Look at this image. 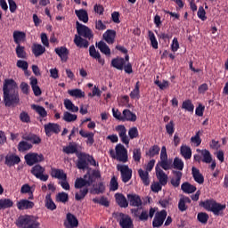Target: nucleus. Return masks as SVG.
I'll list each match as a JSON object with an SVG mask.
<instances>
[{
  "instance_id": "63",
  "label": "nucleus",
  "mask_w": 228,
  "mask_h": 228,
  "mask_svg": "<svg viewBox=\"0 0 228 228\" xmlns=\"http://www.w3.org/2000/svg\"><path fill=\"white\" fill-rule=\"evenodd\" d=\"M159 166L163 170H171V168H173L172 160H168V159L166 160H160Z\"/></svg>"
},
{
  "instance_id": "36",
  "label": "nucleus",
  "mask_w": 228,
  "mask_h": 228,
  "mask_svg": "<svg viewBox=\"0 0 228 228\" xmlns=\"http://www.w3.org/2000/svg\"><path fill=\"white\" fill-rule=\"evenodd\" d=\"M75 14L77 15V19L81 20V22H84L85 24L88 22V12H86V10H75Z\"/></svg>"
},
{
  "instance_id": "60",
  "label": "nucleus",
  "mask_w": 228,
  "mask_h": 228,
  "mask_svg": "<svg viewBox=\"0 0 228 228\" xmlns=\"http://www.w3.org/2000/svg\"><path fill=\"white\" fill-rule=\"evenodd\" d=\"M16 55L18 58L26 60L27 53H26V50H25L24 46H22L20 45H18L16 46Z\"/></svg>"
},
{
  "instance_id": "35",
  "label": "nucleus",
  "mask_w": 228,
  "mask_h": 228,
  "mask_svg": "<svg viewBox=\"0 0 228 228\" xmlns=\"http://www.w3.org/2000/svg\"><path fill=\"white\" fill-rule=\"evenodd\" d=\"M138 175L144 186H149V184H151V179H149V171H144L143 169L140 168L138 170Z\"/></svg>"
},
{
  "instance_id": "33",
  "label": "nucleus",
  "mask_w": 228,
  "mask_h": 228,
  "mask_svg": "<svg viewBox=\"0 0 228 228\" xmlns=\"http://www.w3.org/2000/svg\"><path fill=\"white\" fill-rule=\"evenodd\" d=\"M115 199L119 208H127V206H129V202L127 201V199H126V196H124V194L116 193Z\"/></svg>"
},
{
  "instance_id": "57",
  "label": "nucleus",
  "mask_w": 228,
  "mask_h": 228,
  "mask_svg": "<svg viewBox=\"0 0 228 228\" xmlns=\"http://www.w3.org/2000/svg\"><path fill=\"white\" fill-rule=\"evenodd\" d=\"M93 202L94 204H100V206H104L105 208H110V201H108V198L102 196L101 199L94 198Z\"/></svg>"
},
{
  "instance_id": "6",
  "label": "nucleus",
  "mask_w": 228,
  "mask_h": 228,
  "mask_svg": "<svg viewBox=\"0 0 228 228\" xmlns=\"http://www.w3.org/2000/svg\"><path fill=\"white\" fill-rule=\"evenodd\" d=\"M117 169L121 174V180L124 183H129L133 177V169L129 168L127 165H118Z\"/></svg>"
},
{
  "instance_id": "64",
  "label": "nucleus",
  "mask_w": 228,
  "mask_h": 228,
  "mask_svg": "<svg viewBox=\"0 0 228 228\" xmlns=\"http://www.w3.org/2000/svg\"><path fill=\"white\" fill-rule=\"evenodd\" d=\"M110 191H117L118 190V181L116 176H112L110 183Z\"/></svg>"
},
{
  "instance_id": "32",
  "label": "nucleus",
  "mask_w": 228,
  "mask_h": 228,
  "mask_svg": "<svg viewBox=\"0 0 228 228\" xmlns=\"http://www.w3.org/2000/svg\"><path fill=\"white\" fill-rule=\"evenodd\" d=\"M117 37V31L114 29H108L103 34V38L107 44H115V38Z\"/></svg>"
},
{
  "instance_id": "5",
  "label": "nucleus",
  "mask_w": 228,
  "mask_h": 228,
  "mask_svg": "<svg viewBox=\"0 0 228 228\" xmlns=\"http://www.w3.org/2000/svg\"><path fill=\"white\" fill-rule=\"evenodd\" d=\"M76 26L78 37L88 38V40H92L94 38V32L86 25H83L79 23V21H77Z\"/></svg>"
},
{
  "instance_id": "20",
  "label": "nucleus",
  "mask_w": 228,
  "mask_h": 228,
  "mask_svg": "<svg viewBox=\"0 0 228 228\" xmlns=\"http://www.w3.org/2000/svg\"><path fill=\"white\" fill-rule=\"evenodd\" d=\"M54 53L61 58V61L64 63L69 60V49L65 46L57 47L54 49Z\"/></svg>"
},
{
  "instance_id": "54",
  "label": "nucleus",
  "mask_w": 228,
  "mask_h": 228,
  "mask_svg": "<svg viewBox=\"0 0 228 228\" xmlns=\"http://www.w3.org/2000/svg\"><path fill=\"white\" fill-rule=\"evenodd\" d=\"M88 195V187H85L80 189L78 192L75 193V200H83Z\"/></svg>"
},
{
  "instance_id": "46",
  "label": "nucleus",
  "mask_w": 228,
  "mask_h": 228,
  "mask_svg": "<svg viewBox=\"0 0 228 228\" xmlns=\"http://www.w3.org/2000/svg\"><path fill=\"white\" fill-rule=\"evenodd\" d=\"M31 108L32 110H35L36 113H38L41 118H45V117H47V110H45V108L36 104L31 105Z\"/></svg>"
},
{
  "instance_id": "12",
  "label": "nucleus",
  "mask_w": 228,
  "mask_h": 228,
  "mask_svg": "<svg viewBox=\"0 0 228 228\" xmlns=\"http://www.w3.org/2000/svg\"><path fill=\"white\" fill-rule=\"evenodd\" d=\"M77 167L78 168V170L88 169V154L80 153L77 156Z\"/></svg>"
},
{
  "instance_id": "59",
  "label": "nucleus",
  "mask_w": 228,
  "mask_h": 228,
  "mask_svg": "<svg viewBox=\"0 0 228 228\" xmlns=\"http://www.w3.org/2000/svg\"><path fill=\"white\" fill-rule=\"evenodd\" d=\"M173 167L175 170H183V168H184V162L183 161V159L175 157L173 161Z\"/></svg>"
},
{
  "instance_id": "37",
  "label": "nucleus",
  "mask_w": 228,
  "mask_h": 228,
  "mask_svg": "<svg viewBox=\"0 0 228 228\" xmlns=\"http://www.w3.org/2000/svg\"><path fill=\"white\" fill-rule=\"evenodd\" d=\"M14 43L20 45L22 40H26V33L23 31L15 30L12 34Z\"/></svg>"
},
{
  "instance_id": "11",
  "label": "nucleus",
  "mask_w": 228,
  "mask_h": 228,
  "mask_svg": "<svg viewBox=\"0 0 228 228\" xmlns=\"http://www.w3.org/2000/svg\"><path fill=\"white\" fill-rule=\"evenodd\" d=\"M119 225L121 228H134V224H133V219L129 215H126L124 213L119 214Z\"/></svg>"
},
{
  "instance_id": "44",
  "label": "nucleus",
  "mask_w": 228,
  "mask_h": 228,
  "mask_svg": "<svg viewBox=\"0 0 228 228\" xmlns=\"http://www.w3.org/2000/svg\"><path fill=\"white\" fill-rule=\"evenodd\" d=\"M65 154H76L77 152V144L76 142H69V144L62 149Z\"/></svg>"
},
{
  "instance_id": "61",
  "label": "nucleus",
  "mask_w": 228,
  "mask_h": 228,
  "mask_svg": "<svg viewBox=\"0 0 228 228\" xmlns=\"http://www.w3.org/2000/svg\"><path fill=\"white\" fill-rule=\"evenodd\" d=\"M94 191L95 195H101V193H104V191H106V186L104 185V183L100 182L94 189Z\"/></svg>"
},
{
  "instance_id": "9",
  "label": "nucleus",
  "mask_w": 228,
  "mask_h": 228,
  "mask_svg": "<svg viewBox=\"0 0 228 228\" xmlns=\"http://www.w3.org/2000/svg\"><path fill=\"white\" fill-rule=\"evenodd\" d=\"M167 210H161L159 212H157L152 221V227H161V225L165 224V220H167Z\"/></svg>"
},
{
  "instance_id": "22",
  "label": "nucleus",
  "mask_w": 228,
  "mask_h": 228,
  "mask_svg": "<svg viewBox=\"0 0 228 228\" xmlns=\"http://www.w3.org/2000/svg\"><path fill=\"white\" fill-rule=\"evenodd\" d=\"M136 114L129 110V109H125L122 113L121 122H136Z\"/></svg>"
},
{
  "instance_id": "31",
  "label": "nucleus",
  "mask_w": 228,
  "mask_h": 228,
  "mask_svg": "<svg viewBox=\"0 0 228 228\" xmlns=\"http://www.w3.org/2000/svg\"><path fill=\"white\" fill-rule=\"evenodd\" d=\"M198 152H200L202 163H213V156L208 150H197Z\"/></svg>"
},
{
  "instance_id": "21",
  "label": "nucleus",
  "mask_w": 228,
  "mask_h": 228,
  "mask_svg": "<svg viewBox=\"0 0 228 228\" xmlns=\"http://www.w3.org/2000/svg\"><path fill=\"white\" fill-rule=\"evenodd\" d=\"M79 134L80 136H82V138H87V140L86 141V145H89L90 147H92V145H94L95 140L94 139L95 136V134H94V132H86L83 129H81L79 131Z\"/></svg>"
},
{
  "instance_id": "13",
  "label": "nucleus",
  "mask_w": 228,
  "mask_h": 228,
  "mask_svg": "<svg viewBox=\"0 0 228 228\" xmlns=\"http://www.w3.org/2000/svg\"><path fill=\"white\" fill-rule=\"evenodd\" d=\"M116 131L118 133V136L125 145H129V137L127 136V129L124 125H119L116 126Z\"/></svg>"
},
{
  "instance_id": "50",
  "label": "nucleus",
  "mask_w": 228,
  "mask_h": 228,
  "mask_svg": "<svg viewBox=\"0 0 228 228\" xmlns=\"http://www.w3.org/2000/svg\"><path fill=\"white\" fill-rule=\"evenodd\" d=\"M20 193L21 194H26L28 193L29 195L28 200H33L34 196H33V191H31V186H29V183H25L21 186L20 188Z\"/></svg>"
},
{
  "instance_id": "4",
  "label": "nucleus",
  "mask_w": 228,
  "mask_h": 228,
  "mask_svg": "<svg viewBox=\"0 0 228 228\" xmlns=\"http://www.w3.org/2000/svg\"><path fill=\"white\" fill-rule=\"evenodd\" d=\"M141 209H142L141 208H132L130 210L132 215H134L135 218H139L140 222H147L149 218H154V215H156V208H151L150 210L143 209L140 214Z\"/></svg>"
},
{
  "instance_id": "8",
  "label": "nucleus",
  "mask_w": 228,
  "mask_h": 228,
  "mask_svg": "<svg viewBox=\"0 0 228 228\" xmlns=\"http://www.w3.org/2000/svg\"><path fill=\"white\" fill-rule=\"evenodd\" d=\"M44 172H45V167H42L40 164L34 166L30 170L32 175H35L37 179H40V181H44L45 183V181L49 179V175H44Z\"/></svg>"
},
{
  "instance_id": "28",
  "label": "nucleus",
  "mask_w": 228,
  "mask_h": 228,
  "mask_svg": "<svg viewBox=\"0 0 228 228\" xmlns=\"http://www.w3.org/2000/svg\"><path fill=\"white\" fill-rule=\"evenodd\" d=\"M51 176L54 177V179H60L61 181H67V174H65L63 169L53 167Z\"/></svg>"
},
{
  "instance_id": "14",
  "label": "nucleus",
  "mask_w": 228,
  "mask_h": 228,
  "mask_svg": "<svg viewBox=\"0 0 228 228\" xmlns=\"http://www.w3.org/2000/svg\"><path fill=\"white\" fill-rule=\"evenodd\" d=\"M66 222H64V227L66 228H76L79 225V221L74 214L68 213L66 216Z\"/></svg>"
},
{
  "instance_id": "16",
  "label": "nucleus",
  "mask_w": 228,
  "mask_h": 228,
  "mask_svg": "<svg viewBox=\"0 0 228 228\" xmlns=\"http://www.w3.org/2000/svg\"><path fill=\"white\" fill-rule=\"evenodd\" d=\"M60 131H61V127L56 123H48L45 125V133L46 136H51L52 133L58 134Z\"/></svg>"
},
{
  "instance_id": "41",
  "label": "nucleus",
  "mask_w": 228,
  "mask_h": 228,
  "mask_svg": "<svg viewBox=\"0 0 228 228\" xmlns=\"http://www.w3.org/2000/svg\"><path fill=\"white\" fill-rule=\"evenodd\" d=\"M64 106L66 110L71 111L72 113H77L79 111V107L74 105L72 101H70L69 99L64 100Z\"/></svg>"
},
{
  "instance_id": "3",
  "label": "nucleus",
  "mask_w": 228,
  "mask_h": 228,
  "mask_svg": "<svg viewBox=\"0 0 228 228\" xmlns=\"http://www.w3.org/2000/svg\"><path fill=\"white\" fill-rule=\"evenodd\" d=\"M200 208H204L206 211H211V213H213V215L216 216H220V215H223L226 208L225 205H222L213 199L200 201Z\"/></svg>"
},
{
  "instance_id": "43",
  "label": "nucleus",
  "mask_w": 228,
  "mask_h": 228,
  "mask_svg": "<svg viewBox=\"0 0 228 228\" xmlns=\"http://www.w3.org/2000/svg\"><path fill=\"white\" fill-rule=\"evenodd\" d=\"M86 177H88V175H85L84 178H77L75 181V188L76 190L83 189L85 186H88V183L86 182Z\"/></svg>"
},
{
  "instance_id": "34",
  "label": "nucleus",
  "mask_w": 228,
  "mask_h": 228,
  "mask_svg": "<svg viewBox=\"0 0 228 228\" xmlns=\"http://www.w3.org/2000/svg\"><path fill=\"white\" fill-rule=\"evenodd\" d=\"M192 172V177L198 184H204V175L200 174V170H199L197 167H192L191 168Z\"/></svg>"
},
{
  "instance_id": "38",
  "label": "nucleus",
  "mask_w": 228,
  "mask_h": 228,
  "mask_svg": "<svg viewBox=\"0 0 228 228\" xmlns=\"http://www.w3.org/2000/svg\"><path fill=\"white\" fill-rule=\"evenodd\" d=\"M96 47L102 53V54H106V56H110L111 54V50L110 49V46L106 45L104 41H100L96 43Z\"/></svg>"
},
{
  "instance_id": "52",
  "label": "nucleus",
  "mask_w": 228,
  "mask_h": 228,
  "mask_svg": "<svg viewBox=\"0 0 228 228\" xmlns=\"http://www.w3.org/2000/svg\"><path fill=\"white\" fill-rule=\"evenodd\" d=\"M68 94L77 99H83V97H85V92L81 91V89H71L68 91Z\"/></svg>"
},
{
  "instance_id": "51",
  "label": "nucleus",
  "mask_w": 228,
  "mask_h": 228,
  "mask_svg": "<svg viewBox=\"0 0 228 228\" xmlns=\"http://www.w3.org/2000/svg\"><path fill=\"white\" fill-rule=\"evenodd\" d=\"M159 151H161V148H159L158 144H155L146 151V156H149V158H154V156H158L159 154Z\"/></svg>"
},
{
  "instance_id": "1",
  "label": "nucleus",
  "mask_w": 228,
  "mask_h": 228,
  "mask_svg": "<svg viewBox=\"0 0 228 228\" xmlns=\"http://www.w3.org/2000/svg\"><path fill=\"white\" fill-rule=\"evenodd\" d=\"M3 101L6 108L17 106L20 102L19 85L12 78H6L3 86Z\"/></svg>"
},
{
  "instance_id": "25",
  "label": "nucleus",
  "mask_w": 228,
  "mask_h": 228,
  "mask_svg": "<svg viewBox=\"0 0 228 228\" xmlns=\"http://www.w3.org/2000/svg\"><path fill=\"white\" fill-rule=\"evenodd\" d=\"M22 140H25L26 142H30V143H33L34 145H38L42 143V139L40 136L35 134H28L22 135Z\"/></svg>"
},
{
  "instance_id": "56",
  "label": "nucleus",
  "mask_w": 228,
  "mask_h": 228,
  "mask_svg": "<svg viewBox=\"0 0 228 228\" xmlns=\"http://www.w3.org/2000/svg\"><path fill=\"white\" fill-rule=\"evenodd\" d=\"M62 119L65 122H76V120H77V115L65 111Z\"/></svg>"
},
{
  "instance_id": "45",
  "label": "nucleus",
  "mask_w": 228,
  "mask_h": 228,
  "mask_svg": "<svg viewBox=\"0 0 228 228\" xmlns=\"http://www.w3.org/2000/svg\"><path fill=\"white\" fill-rule=\"evenodd\" d=\"M33 149V144L26 142V141H20L18 143V151L19 152H26V151H29Z\"/></svg>"
},
{
  "instance_id": "62",
  "label": "nucleus",
  "mask_w": 228,
  "mask_h": 228,
  "mask_svg": "<svg viewBox=\"0 0 228 228\" xmlns=\"http://www.w3.org/2000/svg\"><path fill=\"white\" fill-rule=\"evenodd\" d=\"M202 133L200 131H198L194 136L191 138V143L196 144V147H199L202 143V139H200V134Z\"/></svg>"
},
{
  "instance_id": "42",
  "label": "nucleus",
  "mask_w": 228,
  "mask_h": 228,
  "mask_svg": "<svg viewBox=\"0 0 228 228\" xmlns=\"http://www.w3.org/2000/svg\"><path fill=\"white\" fill-rule=\"evenodd\" d=\"M180 152L184 159H191V148H190V146L182 145L180 148Z\"/></svg>"
},
{
  "instance_id": "40",
  "label": "nucleus",
  "mask_w": 228,
  "mask_h": 228,
  "mask_svg": "<svg viewBox=\"0 0 228 228\" xmlns=\"http://www.w3.org/2000/svg\"><path fill=\"white\" fill-rule=\"evenodd\" d=\"M182 191L183 193H195L197 191V187L194 185H191L190 183L185 182L181 186Z\"/></svg>"
},
{
  "instance_id": "24",
  "label": "nucleus",
  "mask_w": 228,
  "mask_h": 228,
  "mask_svg": "<svg viewBox=\"0 0 228 228\" xmlns=\"http://www.w3.org/2000/svg\"><path fill=\"white\" fill-rule=\"evenodd\" d=\"M30 86L36 97H40V95H42V89H40V86H38V79L37 77H30Z\"/></svg>"
},
{
  "instance_id": "39",
  "label": "nucleus",
  "mask_w": 228,
  "mask_h": 228,
  "mask_svg": "<svg viewBox=\"0 0 228 228\" xmlns=\"http://www.w3.org/2000/svg\"><path fill=\"white\" fill-rule=\"evenodd\" d=\"M45 206L46 208H48L50 211H54L56 209V203L53 200V198L51 197V193L46 194L45 200Z\"/></svg>"
},
{
  "instance_id": "2",
  "label": "nucleus",
  "mask_w": 228,
  "mask_h": 228,
  "mask_svg": "<svg viewBox=\"0 0 228 228\" xmlns=\"http://www.w3.org/2000/svg\"><path fill=\"white\" fill-rule=\"evenodd\" d=\"M15 225L18 228H40V222L35 216L23 215L16 219Z\"/></svg>"
},
{
  "instance_id": "55",
  "label": "nucleus",
  "mask_w": 228,
  "mask_h": 228,
  "mask_svg": "<svg viewBox=\"0 0 228 228\" xmlns=\"http://www.w3.org/2000/svg\"><path fill=\"white\" fill-rule=\"evenodd\" d=\"M130 98L131 99H140V81H137L134 90L130 93Z\"/></svg>"
},
{
  "instance_id": "23",
  "label": "nucleus",
  "mask_w": 228,
  "mask_h": 228,
  "mask_svg": "<svg viewBox=\"0 0 228 228\" xmlns=\"http://www.w3.org/2000/svg\"><path fill=\"white\" fill-rule=\"evenodd\" d=\"M172 174L174 175L173 178L170 180V183L174 188H179L181 184V179H183V172L181 171H172Z\"/></svg>"
},
{
  "instance_id": "58",
  "label": "nucleus",
  "mask_w": 228,
  "mask_h": 228,
  "mask_svg": "<svg viewBox=\"0 0 228 228\" xmlns=\"http://www.w3.org/2000/svg\"><path fill=\"white\" fill-rule=\"evenodd\" d=\"M197 220L200 224L206 225V224H208V220H209V215H208L206 212H200L198 213Z\"/></svg>"
},
{
  "instance_id": "53",
  "label": "nucleus",
  "mask_w": 228,
  "mask_h": 228,
  "mask_svg": "<svg viewBox=\"0 0 228 228\" xmlns=\"http://www.w3.org/2000/svg\"><path fill=\"white\" fill-rule=\"evenodd\" d=\"M148 37L149 40L151 42V45L153 49H158L159 45H158V39L156 38V35H154V32L152 30L148 31Z\"/></svg>"
},
{
  "instance_id": "48",
  "label": "nucleus",
  "mask_w": 228,
  "mask_h": 228,
  "mask_svg": "<svg viewBox=\"0 0 228 228\" xmlns=\"http://www.w3.org/2000/svg\"><path fill=\"white\" fill-rule=\"evenodd\" d=\"M13 208V200L10 199H0V211L1 209H9Z\"/></svg>"
},
{
  "instance_id": "27",
  "label": "nucleus",
  "mask_w": 228,
  "mask_h": 228,
  "mask_svg": "<svg viewBox=\"0 0 228 228\" xmlns=\"http://www.w3.org/2000/svg\"><path fill=\"white\" fill-rule=\"evenodd\" d=\"M31 50H32V53L34 54V56L36 58H38L45 53V46H44L40 44L35 43L32 45Z\"/></svg>"
},
{
  "instance_id": "17",
  "label": "nucleus",
  "mask_w": 228,
  "mask_h": 228,
  "mask_svg": "<svg viewBox=\"0 0 228 228\" xmlns=\"http://www.w3.org/2000/svg\"><path fill=\"white\" fill-rule=\"evenodd\" d=\"M16 206L20 211H24L26 209H33L35 208V202L22 199L17 201Z\"/></svg>"
},
{
  "instance_id": "30",
  "label": "nucleus",
  "mask_w": 228,
  "mask_h": 228,
  "mask_svg": "<svg viewBox=\"0 0 228 228\" xmlns=\"http://www.w3.org/2000/svg\"><path fill=\"white\" fill-rule=\"evenodd\" d=\"M74 44L75 45H77V47L84 48V49H88V46L90 45V43L88 42V40L75 35V38H74Z\"/></svg>"
},
{
  "instance_id": "19",
  "label": "nucleus",
  "mask_w": 228,
  "mask_h": 228,
  "mask_svg": "<svg viewBox=\"0 0 228 228\" xmlns=\"http://www.w3.org/2000/svg\"><path fill=\"white\" fill-rule=\"evenodd\" d=\"M155 170H156L157 178L160 185L167 186V183H168V175H167V174H165V171H163L158 166L155 167Z\"/></svg>"
},
{
  "instance_id": "47",
  "label": "nucleus",
  "mask_w": 228,
  "mask_h": 228,
  "mask_svg": "<svg viewBox=\"0 0 228 228\" xmlns=\"http://www.w3.org/2000/svg\"><path fill=\"white\" fill-rule=\"evenodd\" d=\"M182 110H185V111H189V113H193L195 110V105L191 102V100L188 99L183 102Z\"/></svg>"
},
{
  "instance_id": "29",
  "label": "nucleus",
  "mask_w": 228,
  "mask_h": 228,
  "mask_svg": "<svg viewBox=\"0 0 228 228\" xmlns=\"http://www.w3.org/2000/svg\"><path fill=\"white\" fill-rule=\"evenodd\" d=\"M111 67L117 69L118 70H124V65H126V60L122 57H117L112 59Z\"/></svg>"
},
{
  "instance_id": "18",
  "label": "nucleus",
  "mask_w": 228,
  "mask_h": 228,
  "mask_svg": "<svg viewBox=\"0 0 228 228\" xmlns=\"http://www.w3.org/2000/svg\"><path fill=\"white\" fill-rule=\"evenodd\" d=\"M20 163V157L13 153H9L5 156L4 165L7 167H15Z\"/></svg>"
},
{
  "instance_id": "49",
  "label": "nucleus",
  "mask_w": 228,
  "mask_h": 228,
  "mask_svg": "<svg viewBox=\"0 0 228 228\" xmlns=\"http://www.w3.org/2000/svg\"><path fill=\"white\" fill-rule=\"evenodd\" d=\"M56 202H61L62 204H67L69 202V193L62 191L57 193L55 196Z\"/></svg>"
},
{
  "instance_id": "7",
  "label": "nucleus",
  "mask_w": 228,
  "mask_h": 228,
  "mask_svg": "<svg viewBox=\"0 0 228 228\" xmlns=\"http://www.w3.org/2000/svg\"><path fill=\"white\" fill-rule=\"evenodd\" d=\"M25 161L28 167H33V165H37V163H42L44 161V155L38 153H28L25 155Z\"/></svg>"
},
{
  "instance_id": "10",
  "label": "nucleus",
  "mask_w": 228,
  "mask_h": 228,
  "mask_svg": "<svg viewBox=\"0 0 228 228\" xmlns=\"http://www.w3.org/2000/svg\"><path fill=\"white\" fill-rule=\"evenodd\" d=\"M116 156L118 161L127 163V150L121 143L116 145Z\"/></svg>"
},
{
  "instance_id": "26",
  "label": "nucleus",
  "mask_w": 228,
  "mask_h": 228,
  "mask_svg": "<svg viewBox=\"0 0 228 228\" xmlns=\"http://www.w3.org/2000/svg\"><path fill=\"white\" fill-rule=\"evenodd\" d=\"M89 55L91 56V58L97 60L100 65H104L105 61L101 57V53L97 52L94 45H91L89 47Z\"/></svg>"
},
{
  "instance_id": "15",
  "label": "nucleus",
  "mask_w": 228,
  "mask_h": 228,
  "mask_svg": "<svg viewBox=\"0 0 228 228\" xmlns=\"http://www.w3.org/2000/svg\"><path fill=\"white\" fill-rule=\"evenodd\" d=\"M127 200L129 206L132 208H142L143 201H142V198H140L137 194H127Z\"/></svg>"
}]
</instances>
